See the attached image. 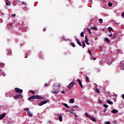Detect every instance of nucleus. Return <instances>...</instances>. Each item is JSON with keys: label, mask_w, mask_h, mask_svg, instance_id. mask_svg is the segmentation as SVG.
<instances>
[{"label": "nucleus", "mask_w": 124, "mask_h": 124, "mask_svg": "<svg viewBox=\"0 0 124 124\" xmlns=\"http://www.w3.org/2000/svg\"><path fill=\"white\" fill-rule=\"evenodd\" d=\"M70 103H74V98L71 99L70 100Z\"/></svg>", "instance_id": "22"}, {"label": "nucleus", "mask_w": 124, "mask_h": 124, "mask_svg": "<svg viewBox=\"0 0 124 124\" xmlns=\"http://www.w3.org/2000/svg\"><path fill=\"white\" fill-rule=\"evenodd\" d=\"M77 42L78 44V45H79V46H82V44L80 42V41L78 39H77Z\"/></svg>", "instance_id": "16"}, {"label": "nucleus", "mask_w": 124, "mask_h": 124, "mask_svg": "<svg viewBox=\"0 0 124 124\" xmlns=\"http://www.w3.org/2000/svg\"><path fill=\"white\" fill-rule=\"evenodd\" d=\"M0 66H2V67H3L5 64L4 63H0Z\"/></svg>", "instance_id": "30"}, {"label": "nucleus", "mask_w": 124, "mask_h": 124, "mask_svg": "<svg viewBox=\"0 0 124 124\" xmlns=\"http://www.w3.org/2000/svg\"><path fill=\"white\" fill-rule=\"evenodd\" d=\"M80 36L81 37H84V32H81Z\"/></svg>", "instance_id": "31"}, {"label": "nucleus", "mask_w": 124, "mask_h": 124, "mask_svg": "<svg viewBox=\"0 0 124 124\" xmlns=\"http://www.w3.org/2000/svg\"><path fill=\"white\" fill-rule=\"evenodd\" d=\"M98 22L100 24H102L103 23V20L102 18H100L99 19Z\"/></svg>", "instance_id": "19"}, {"label": "nucleus", "mask_w": 124, "mask_h": 124, "mask_svg": "<svg viewBox=\"0 0 124 124\" xmlns=\"http://www.w3.org/2000/svg\"><path fill=\"white\" fill-rule=\"evenodd\" d=\"M89 41V40L88 39V36H85V42H88Z\"/></svg>", "instance_id": "29"}, {"label": "nucleus", "mask_w": 124, "mask_h": 124, "mask_svg": "<svg viewBox=\"0 0 124 124\" xmlns=\"http://www.w3.org/2000/svg\"><path fill=\"white\" fill-rule=\"evenodd\" d=\"M63 105V106H65V107H66V108H70L69 106H68V105L67 104L64 103Z\"/></svg>", "instance_id": "21"}, {"label": "nucleus", "mask_w": 124, "mask_h": 124, "mask_svg": "<svg viewBox=\"0 0 124 124\" xmlns=\"http://www.w3.org/2000/svg\"><path fill=\"white\" fill-rule=\"evenodd\" d=\"M75 108H78V107L77 106H76L74 107Z\"/></svg>", "instance_id": "58"}, {"label": "nucleus", "mask_w": 124, "mask_h": 124, "mask_svg": "<svg viewBox=\"0 0 124 124\" xmlns=\"http://www.w3.org/2000/svg\"><path fill=\"white\" fill-rule=\"evenodd\" d=\"M108 65H110L111 64V61H109V63H108Z\"/></svg>", "instance_id": "50"}, {"label": "nucleus", "mask_w": 124, "mask_h": 124, "mask_svg": "<svg viewBox=\"0 0 124 124\" xmlns=\"http://www.w3.org/2000/svg\"><path fill=\"white\" fill-rule=\"evenodd\" d=\"M108 6L111 7V6H112V5H113V4H112V3H111V2H109L108 4Z\"/></svg>", "instance_id": "34"}, {"label": "nucleus", "mask_w": 124, "mask_h": 124, "mask_svg": "<svg viewBox=\"0 0 124 124\" xmlns=\"http://www.w3.org/2000/svg\"><path fill=\"white\" fill-rule=\"evenodd\" d=\"M27 114L29 117H32L33 116L32 113H31L30 111H27Z\"/></svg>", "instance_id": "13"}, {"label": "nucleus", "mask_w": 124, "mask_h": 124, "mask_svg": "<svg viewBox=\"0 0 124 124\" xmlns=\"http://www.w3.org/2000/svg\"><path fill=\"white\" fill-rule=\"evenodd\" d=\"M85 79H86V81H87V82H89V77H86Z\"/></svg>", "instance_id": "33"}, {"label": "nucleus", "mask_w": 124, "mask_h": 124, "mask_svg": "<svg viewBox=\"0 0 124 124\" xmlns=\"http://www.w3.org/2000/svg\"><path fill=\"white\" fill-rule=\"evenodd\" d=\"M122 17H123V18H124V12H123V13L122 14Z\"/></svg>", "instance_id": "43"}, {"label": "nucleus", "mask_w": 124, "mask_h": 124, "mask_svg": "<svg viewBox=\"0 0 124 124\" xmlns=\"http://www.w3.org/2000/svg\"><path fill=\"white\" fill-rule=\"evenodd\" d=\"M120 69H121V70H124V61H122L120 63Z\"/></svg>", "instance_id": "4"}, {"label": "nucleus", "mask_w": 124, "mask_h": 124, "mask_svg": "<svg viewBox=\"0 0 124 124\" xmlns=\"http://www.w3.org/2000/svg\"><path fill=\"white\" fill-rule=\"evenodd\" d=\"M114 124H117V121H115V122H114Z\"/></svg>", "instance_id": "62"}, {"label": "nucleus", "mask_w": 124, "mask_h": 124, "mask_svg": "<svg viewBox=\"0 0 124 124\" xmlns=\"http://www.w3.org/2000/svg\"><path fill=\"white\" fill-rule=\"evenodd\" d=\"M85 42L87 45H90V43H89V42Z\"/></svg>", "instance_id": "48"}, {"label": "nucleus", "mask_w": 124, "mask_h": 124, "mask_svg": "<svg viewBox=\"0 0 124 124\" xmlns=\"http://www.w3.org/2000/svg\"><path fill=\"white\" fill-rule=\"evenodd\" d=\"M59 92H60V88H59L57 90H53L51 91L52 93H54V94H58L59 93Z\"/></svg>", "instance_id": "6"}, {"label": "nucleus", "mask_w": 124, "mask_h": 124, "mask_svg": "<svg viewBox=\"0 0 124 124\" xmlns=\"http://www.w3.org/2000/svg\"><path fill=\"white\" fill-rule=\"evenodd\" d=\"M109 36H110V37H112V36H113V34L111 33V34L109 35Z\"/></svg>", "instance_id": "46"}, {"label": "nucleus", "mask_w": 124, "mask_h": 124, "mask_svg": "<svg viewBox=\"0 0 124 124\" xmlns=\"http://www.w3.org/2000/svg\"><path fill=\"white\" fill-rule=\"evenodd\" d=\"M22 3H23L24 4H25L26 5V3L24 2V1L22 2Z\"/></svg>", "instance_id": "59"}, {"label": "nucleus", "mask_w": 124, "mask_h": 124, "mask_svg": "<svg viewBox=\"0 0 124 124\" xmlns=\"http://www.w3.org/2000/svg\"><path fill=\"white\" fill-rule=\"evenodd\" d=\"M48 101H49L47 100H44V101L39 103L38 105H39V106H42V105H44V104H46V103H47V102H48Z\"/></svg>", "instance_id": "2"}, {"label": "nucleus", "mask_w": 124, "mask_h": 124, "mask_svg": "<svg viewBox=\"0 0 124 124\" xmlns=\"http://www.w3.org/2000/svg\"><path fill=\"white\" fill-rule=\"evenodd\" d=\"M99 51H100V52H101L102 51V50H103V48L102 47H101L99 48Z\"/></svg>", "instance_id": "39"}, {"label": "nucleus", "mask_w": 124, "mask_h": 124, "mask_svg": "<svg viewBox=\"0 0 124 124\" xmlns=\"http://www.w3.org/2000/svg\"><path fill=\"white\" fill-rule=\"evenodd\" d=\"M0 75H2V76H5V74H4V72H1L0 73Z\"/></svg>", "instance_id": "27"}, {"label": "nucleus", "mask_w": 124, "mask_h": 124, "mask_svg": "<svg viewBox=\"0 0 124 124\" xmlns=\"http://www.w3.org/2000/svg\"><path fill=\"white\" fill-rule=\"evenodd\" d=\"M43 31H46V29L45 28H44V29L43 30Z\"/></svg>", "instance_id": "55"}, {"label": "nucleus", "mask_w": 124, "mask_h": 124, "mask_svg": "<svg viewBox=\"0 0 124 124\" xmlns=\"http://www.w3.org/2000/svg\"><path fill=\"white\" fill-rule=\"evenodd\" d=\"M96 93H100V91H99V90H98V89L96 88L95 90Z\"/></svg>", "instance_id": "26"}, {"label": "nucleus", "mask_w": 124, "mask_h": 124, "mask_svg": "<svg viewBox=\"0 0 124 124\" xmlns=\"http://www.w3.org/2000/svg\"><path fill=\"white\" fill-rule=\"evenodd\" d=\"M108 31H112V30H113V29H112V27H109L108 28Z\"/></svg>", "instance_id": "40"}, {"label": "nucleus", "mask_w": 124, "mask_h": 124, "mask_svg": "<svg viewBox=\"0 0 124 124\" xmlns=\"http://www.w3.org/2000/svg\"><path fill=\"white\" fill-rule=\"evenodd\" d=\"M104 107L105 108H108V105H104Z\"/></svg>", "instance_id": "36"}, {"label": "nucleus", "mask_w": 124, "mask_h": 124, "mask_svg": "<svg viewBox=\"0 0 124 124\" xmlns=\"http://www.w3.org/2000/svg\"><path fill=\"white\" fill-rule=\"evenodd\" d=\"M14 99L17 100L18 98H22V94L16 95L14 97Z\"/></svg>", "instance_id": "7"}, {"label": "nucleus", "mask_w": 124, "mask_h": 124, "mask_svg": "<svg viewBox=\"0 0 124 124\" xmlns=\"http://www.w3.org/2000/svg\"><path fill=\"white\" fill-rule=\"evenodd\" d=\"M82 45L83 46V48H84V47H86V44H85V42L82 41Z\"/></svg>", "instance_id": "28"}, {"label": "nucleus", "mask_w": 124, "mask_h": 124, "mask_svg": "<svg viewBox=\"0 0 124 124\" xmlns=\"http://www.w3.org/2000/svg\"><path fill=\"white\" fill-rule=\"evenodd\" d=\"M90 120H91V121H92V122H96V119H95V118L93 117H91V116H90Z\"/></svg>", "instance_id": "12"}, {"label": "nucleus", "mask_w": 124, "mask_h": 124, "mask_svg": "<svg viewBox=\"0 0 124 124\" xmlns=\"http://www.w3.org/2000/svg\"><path fill=\"white\" fill-rule=\"evenodd\" d=\"M15 16H16V14L12 15V17H15Z\"/></svg>", "instance_id": "47"}, {"label": "nucleus", "mask_w": 124, "mask_h": 124, "mask_svg": "<svg viewBox=\"0 0 124 124\" xmlns=\"http://www.w3.org/2000/svg\"><path fill=\"white\" fill-rule=\"evenodd\" d=\"M78 82L79 85V86L83 88V85L82 84V82H81V80L80 79H78Z\"/></svg>", "instance_id": "11"}, {"label": "nucleus", "mask_w": 124, "mask_h": 124, "mask_svg": "<svg viewBox=\"0 0 124 124\" xmlns=\"http://www.w3.org/2000/svg\"><path fill=\"white\" fill-rule=\"evenodd\" d=\"M96 60V58H95V57H94V58H93V60H94V61H95Z\"/></svg>", "instance_id": "56"}, {"label": "nucleus", "mask_w": 124, "mask_h": 124, "mask_svg": "<svg viewBox=\"0 0 124 124\" xmlns=\"http://www.w3.org/2000/svg\"><path fill=\"white\" fill-rule=\"evenodd\" d=\"M85 115H86V117H87V118H89V119H90V116H91V115H89L88 114V113H85Z\"/></svg>", "instance_id": "37"}, {"label": "nucleus", "mask_w": 124, "mask_h": 124, "mask_svg": "<svg viewBox=\"0 0 124 124\" xmlns=\"http://www.w3.org/2000/svg\"><path fill=\"white\" fill-rule=\"evenodd\" d=\"M62 93H65V92H64V91H62Z\"/></svg>", "instance_id": "53"}, {"label": "nucleus", "mask_w": 124, "mask_h": 124, "mask_svg": "<svg viewBox=\"0 0 124 124\" xmlns=\"http://www.w3.org/2000/svg\"><path fill=\"white\" fill-rule=\"evenodd\" d=\"M5 116H6V114L4 112L3 114L0 115V120H2V119L5 117Z\"/></svg>", "instance_id": "8"}, {"label": "nucleus", "mask_w": 124, "mask_h": 124, "mask_svg": "<svg viewBox=\"0 0 124 124\" xmlns=\"http://www.w3.org/2000/svg\"><path fill=\"white\" fill-rule=\"evenodd\" d=\"M12 27V24L11 23H9L8 25H7V28L8 29H10V28H11Z\"/></svg>", "instance_id": "18"}, {"label": "nucleus", "mask_w": 124, "mask_h": 124, "mask_svg": "<svg viewBox=\"0 0 124 124\" xmlns=\"http://www.w3.org/2000/svg\"><path fill=\"white\" fill-rule=\"evenodd\" d=\"M88 53L89 54H90L91 56H92V51H91V50H88Z\"/></svg>", "instance_id": "38"}, {"label": "nucleus", "mask_w": 124, "mask_h": 124, "mask_svg": "<svg viewBox=\"0 0 124 124\" xmlns=\"http://www.w3.org/2000/svg\"><path fill=\"white\" fill-rule=\"evenodd\" d=\"M75 85V82L74 81L71 82L68 86V89H69V90H71V89H72V87Z\"/></svg>", "instance_id": "3"}, {"label": "nucleus", "mask_w": 124, "mask_h": 124, "mask_svg": "<svg viewBox=\"0 0 124 124\" xmlns=\"http://www.w3.org/2000/svg\"><path fill=\"white\" fill-rule=\"evenodd\" d=\"M24 110H25V111H28H28H30V110H30V108H24Z\"/></svg>", "instance_id": "35"}, {"label": "nucleus", "mask_w": 124, "mask_h": 124, "mask_svg": "<svg viewBox=\"0 0 124 124\" xmlns=\"http://www.w3.org/2000/svg\"><path fill=\"white\" fill-rule=\"evenodd\" d=\"M104 39L106 42H108V43H110V40L109 39V38L106 37V38H105Z\"/></svg>", "instance_id": "14"}, {"label": "nucleus", "mask_w": 124, "mask_h": 124, "mask_svg": "<svg viewBox=\"0 0 124 124\" xmlns=\"http://www.w3.org/2000/svg\"><path fill=\"white\" fill-rule=\"evenodd\" d=\"M107 103H108V104H110V105H112V104H113V102L109 100H107Z\"/></svg>", "instance_id": "20"}, {"label": "nucleus", "mask_w": 124, "mask_h": 124, "mask_svg": "<svg viewBox=\"0 0 124 124\" xmlns=\"http://www.w3.org/2000/svg\"><path fill=\"white\" fill-rule=\"evenodd\" d=\"M58 119L60 122H62V117L60 114L58 115Z\"/></svg>", "instance_id": "9"}, {"label": "nucleus", "mask_w": 124, "mask_h": 124, "mask_svg": "<svg viewBox=\"0 0 124 124\" xmlns=\"http://www.w3.org/2000/svg\"><path fill=\"white\" fill-rule=\"evenodd\" d=\"M87 31L89 32V34H92V31H91V29H87Z\"/></svg>", "instance_id": "25"}, {"label": "nucleus", "mask_w": 124, "mask_h": 124, "mask_svg": "<svg viewBox=\"0 0 124 124\" xmlns=\"http://www.w3.org/2000/svg\"><path fill=\"white\" fill-rule=\"evenodd\" d=\"M2 21H3V20H2V18H0V21L1 22H2Z\"/></svg>", "instance_id": "54"}, {"label": "nucleus", "mask_w": 124, "mask_h": 124, "mask_svg": "<svg viewBox=\"0 0 124 124\" xmlns=\"http://www.w3.org/2000/svg\"><path fill=\"white\" fill-rule=\"evenodd\" d=\"M75 117H77V115H75Z\"/></svg>", "instance_id": "64"}, {"label": "nucleus", "mask_w": 124, "mask_h": 124, "mask_svg": "<svg viewBox=\"0 0 124 124\" xmlns=\"http://www.w3.org/2000/svg\"><path fill=\"white\" fill-rule=\"evenodd\" d=\"M111 123H110V121H107L105 123V124H110Z\"/></svg>", "instance_id": "41"}, {"label": "nucleus", "mask_w": 124, "mask_h": 124, "mask_svg": "<svg viewBox=\"0 0 124 124\" xmlns=\"http://www.w3.org/2000/svg\"><path fill=\"white\" fill-rule=\"evenodd\" d=\"M15 92L18 93H23V90L19 89L18 88H15Z\"/></svg>", "instance_id": "5"}, {"label": "nucleus", "mask_w": 124, "mask_h": 124, "mask_svg": "<svg viewBox=\"0 0 124 124\" xmlns=\"http://www.w3.org/2000/svg\"><path fill=\"white\" fill-rule=\"evenodd\" d=\"M108 31H109V32H110V33H112L111 32V30H108Z\"/></svg>", "instance_id": "60"}, {"label": "nucleus", "mask_w": 124, "mask_h": 124, "mask_svg": "<svg viewBox=\"0 0 124 124\" xmlns=\"http://www.w3.org/2000/svg\"><path fill=\"white\" fill-rule=\"evenodd\" d=\"M45 87H46V86H47V84H45Z\"/></svg>", "instance_id": "61"}, {"label": "nucleus", "mask_w": 124, "mask_h": 124, "mask_svg": "<svg viewBox=\"0 0 124 124\" xmlns=\"http://www.w3.org/2000/svg\"><path fill=\"white\" fill-rule=\"evenodd\" d=\"M71 46H72V47H75V44H74V43H71Z\"/></svg>", "instance_id": "32"}, {"label": "nucleus", "mask_w": 124, "mask_h": 124, "mask_svg": "<svg viewBox=\"0 0 124 124\" xmlns=\"http://www.w3.org/2000/svg\"><path fill=\"white\" fill-rule=\"evenodd\" d=\"M8 53L9 54H11V50H9V51H8Z\"/></svg>", "instance_id": "49"}, {"label": "nucleus", "mask_w": 124, "mask_h": 124, "mask_svg": "<svg viewBox=\"0 0 124 124\" xmlns=\"http://www.w3.org/2000/svg\"><path fill=\"white\" fill-rule=\"evenodd\" d=\"M13 5H14V4H17V2H16V1H14L13 2Z\"/></svg>", "instance_id": "44"}, {"label": "nucleus", "mask_w": 124, "mask_h": 124, "mask_svg": "<svg viewBox=\"0 0 124 124\" xmlns=\"http://www.w3.org/2000/svg\"><path fill=\"white\" fill-rule=\"evenodd\" d=\"M56 87V84H53V88H55Z\"/></svg>", "instance_id": "57"}, {"label": "nucleus", "mask_w": 124, "mask_h": 124, "mask_svg": "<svg viewBox=\"0 0 124 124\" xmlns=\"http://www.w3.org/2000/svg\"><path fill=\"white\" fill-rule=\"evenodd\" d=\"M5 96H6V97H11V95H10V93H5Z\"/></svg>", "instance_id": "17"}, {"label": "nucleus", "mask_w": 124, "mask_h": 124, "mask_svg": "<svg viewBox=\"0 0 124 124\" xmlns=\"http://www.w3.org/2000/svg\"><path fill=\"white\" fill-rule=\"evenodd\" d=\"M30 92H31V93H32L33 94H34V93H35L34 92H33V91H32V90H31Z\"/></svg>", "instance_id": "42"}, {"label": "nucleus", "mask_w": 124, "mask_h": 124, "mask_svg": "<svg viewBox=\"0 0 124 124\" xmlns=\"http://www.w3.org/2000/svg\"><path fill=\"white\" fill-rule=\"evenodd\" d=\"M25 59H27V58H28V56H25Z\"/></svg>", "instance_id": "63"}, {"label": "nucleus", "mask_w": 124, "mask_h": 124, "mask_svg": "<svg viewBox=\"0 0 124 124\" xmlns=\"http://www.w3.org/2000/svg\"><path fill=\"white\" fill-rule=\"evenodd\" d=\"M5 3H6V5H10V4H11V2H10L8 0H6Z\"/></svg>", "instance_id": "15"}, {"label": "nucleus", "mask_w": 124, "mask_h": 124, "mask_svg": "<svg viewBox=\"0 0 124 124\" xmlns=\"http://www.w3.org/2000/svg\"><path fill=\"white\" fill-rule=\"evenodd\" d=\"M91 29L94 30V31H97V28L96 27H92Z\"/></svg>", "instance_id": "23"}, {"label": "nucleus", "mask_w": 124, "mask_h": 124, "mask_svg": "<svg viewBox=\"0 0 124 124\" xmlns=\"http://www.w3.org/2000/svg\"><path fill=\"white\" fill-rule=\"evenodd\" d=\"M62 39H63L64 41H67V40H68V39H65V38H64V36H62Z\"/></svg>", "instance_id": "24"}, {"label": "nucleus", "mask_w": 124, "mask_h": 124, "mask_svg": "<svg viewBox=\"0 0 124 124\" xmlns=\"http://www.w3.org/2000/svg\"><path fill=\"white\" fill-rule=\"evenodd\" d=\"M57 87H61V84H60V83L57 84Z\"/></svg>", "instance_id": "45"}, {"label": "nucleus", "mask_w": 124, "mask_h": 124, "mask_svg": "<svg viewBox=\"0 0 124 124\" xmlns=\"http://www.w3.org/2000/svg\"><path fill=\"white\" fill-rule=\"evenodd\" d=\"M106 111H107V108H105L104 112H105Z\"/></svg>", "instance_id": "51"}, {"label": "nucleus", "mask_w": 124, "mask_h": 124, "mask_svg": "<svg viewBox=\"0 0 124 124\" xmlns=\"http://www.w3.org/2000/svg\"><path fill=\"white\" fill-rule=\"evenodd\" d=\"M119 111L116 109H114L111 111V113H113V114H117Z\"/></svg>", "instance_id": "10"}, {"label": "nucleus", "mask_w": 124, "mask_h": 124, "mask_svg": "<svg viewBox=\"0 0 124 124\" xmlns=\"http://www.w3.org/2000/svg\"><path fill=\"white\" fill-rule=\"evenodd\" d=\"M122 98L124 99V94H122Z\"/></svg>", "instance_id": "52"}, {"label": "nucleus", "mask_w": 124, "mask_h": 124, "mask_svg": "<svg viewBox=\"0 0 124 124\" xmlns=\"http://www.w3.org/2000/svg\"><path fill=\"white\" fill-rule=\"evenodd\" d=\"M42 97L40 96L39 95H33L31 97L28 98V100H31V99H41Z\"/></svg>", "instance_id": "1"}]
</instances>
